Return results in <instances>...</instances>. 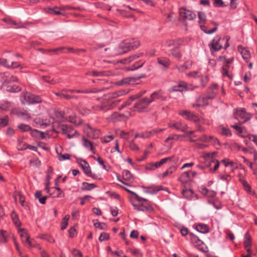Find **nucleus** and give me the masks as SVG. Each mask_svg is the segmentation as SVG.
Returning <instances> with one entry per match:
<instances>
[{
	"instance_id": "obj_28",
	"label": "nucleus",
	"mask_w": 257,
	"mask_h": 257,
	"mask_svg": "<svg viewBox=\"0 0 257 257\" xmlns=\"http://www.w3.org/2000/svg\"><path fill=\"white\" fill-rule=\"evenodd\" d=\"M192 66V61L190 60H187L185 62V63L181 65L176 66V68L178 69V70L180 72L185 71L186 70L189 69Z\"/></svg>"
},
{
	"instance_id": "obj_36",
	"label": "nucleus",
	"mask_w": 257,
	"mask_h": 257,
	"mask_svg": "<svg viewBox=\"0 0 257 257\" xmlns=\"http://www.w3.org/2000/svg\"><path fill=\"white\" fill-rule=\"evenodd\" d=\"M16 114L18 116L22 117L24 119L29 120L31 118L30 114L27 110H19L16 112Z\"/></svg>"
},
{
	"instance_id": "obj_48",
	"label": "nucleus",
	"mask_w": 257,
	"mask_h": 257,
	"mask_svg": "<svg viewBox=\"0 0 257 257\" xmlns=\"http://www.w3.org/2000/svg\"><path fill=\"white\" fill-rule=\"evenodd\" d=\"M241 54L243 59L246 61H247L250 57L249 51L245 49H242Z\"/></svg>"
},
{
	"instance_id": "obj_52",
	"label": "nucleus",
	"mask_w": 257,
	"mask_h": 257,
	"mask_svg": "<svg viewBox=\"0 0 257 257\" xmlns=\"http://www.w3.org/2000/svg\"><path fill=\"white\" fill-rule=\"evenodd\" d=\"M7 232L4 230H1L0 232V242L5 243L7 241Z\"/></svg>"
},
{
	"instance_id": "obj_3",
	"label": "nucleus",
	"mask_w": 257,
	"mask_h": 257,
	"mask_svg": "<svg viewBox=\"0 0 257 257\" xmlns=\"http://www.w3.org/2000/svg\"><path fill=\"white\" fill-rule=\"evenodd\" d=\"M229 39L230 37L228 36L223 37L222 39H221L220 37L216 36L212 40L211 44L209 45L211 52L218 51L223 48L222 44L220 43L221 40L225 41L226 43L224 45V49L226 50L229 46L228 43Z\"/></svg>"
},
{
	"instance_id": "obj_38",
	"label": "nucleus",
	"mask_w": 257,
	"mask_h": 257,
	"mask_svg": "<svg viewBox=\"0 0 257 257\" xmlns=\"http://www.w3.org/2000/svg\"><path fill=\"white\" fill-rule=\"evenodd\" d=\"M96 186L94 184H90L87 182H83L82 184L81 190H91V189L95 188Z\"/></svg>"
},
{
	"instance_id": "obj_60",
	"label": "nucleus",
	"mask_w": 257,
	"mask_h": 257,
	"mask_svg": "<svg viewBox=\"0 0 257 257\" xmlns=\"http://www.w3.org/2000/svg\"><path fill=\"white\" fill-rule=\"evenodd\" d=\"M54 188V191L57 192V196L58 198L64 197L65 194L60 189V188L58 187H56Z\"/></svg>"
},
{
	"instance_id": "obj_46",
	"label": "nucleus",
	"mask_w": 257,
	"mask_h": 257,
	"mask_svg": "<svg viewBox=\"0 0 257 257\" xmlns=\"http://www.w3.org/2000/svg\"><path fill=\"white\" fill-rule=\"evenodd\" d=\"M11 217L13 222L16 226H19L21 225V223L19 219L18 215L14 212L11 214Z\"/></svg>"
},
{
	"instance_id": "obj_27",
	"label": "nucleus",
	"mask_w": 257,
	"mask_h": 257,
	"mask_svg": "<svg viewBox=\"0 0 257 257\" xmlns=\"http://www.w3.org/2000/svg\"><path fill=\"white\" fill-rule=\"evenodd\" d=\"M30 134L32 137L39 138L41 139H44L45 138V134L43 132L39 131L36 129H31L30 131Z\"/></svg>"
},
{
	"instance_id": "obj_35",
	"label": "nucleus",
	"mask_w": 257,
	"mask_h": 257,
	"mask_svg": "<svg viewBox=\"0 0 257 257\" xmlns=\"http://www.w3.org/2000/svg\"><path fill=\"white\" fill-rule=\"evenodd\" d=\"M43 80L51 84H55L56 83H59L61 81V79H59L58 80L54 79V78H51V77L49 76H42Z\"/></svg>"
},
{
	"instance_id": "obj_62",
	"label": "nucleus",
	"mask_w": 257,
	"mask_h": 257,
	"mask_svg": "<svg viewBox=\"0 0 257 257\" xmlns=\"http://www.w3.org/2000/svg\"><path fill=\"white\" fill-rule=\"evenodd\" d=\"M113 139V137L111 135L104 136L101 139L102 143H107Z\"/></svg>"
},
{
	"instance_id": "obj_26",
	"label": "nucleus",
	"mask_w": 257,
	"mask_h": 257,
	"mask_svg": "<svg viewBox=\"0 0 257 257\" xmlns=\"http://www.w3.org/2000/svg\"><path fill=\"white\" fill-rule=\"evenodd\" d=\"M158 63L166 68H169L171 64L170 60L167 57H159L157 59Z\"/></svg>"
},
{
	"instance_id": "obj_59",
	"label": "nucleus",
	"mask_w": 257,
	"mask_h": 257,
	"mask_svg": "<svg viewBox=\"0 0 257 257\" xmlns=\"http://www.w3.org/2000/svg\"><path fill=\"white\" fill-rule=\"evenodd\" d=\"M94 226L95 228H98L102 230L105 229L107 227L105 223H101L100 222L94 223Z\"/></svg>"
},
{
	"instance_id": "obj_51",
	"label": "nucleus",
	"mask_w": 257,
	"mask_h": 257,
	"mask_svg": "<svg viewBox=\"0 0 257 257\" xmlns=\"http://www.w3.org/2000/svg\"><path fill=\"white\" fill-rule=\"evenodd\" d=\"M162 190H163V187L162 186H157L154 187L149 188L148 192L152 194H155Z\"/></svg>"
},
{
	"instance_id": "obj_30",
	"label": "nucleus",
	"mask_w": 257,
	"mask_h": 257,
	"mask_svg": "<svg viewBox=\"0 0 257 257\" xmlns=\"http://www.w3.org/2000/svg\"><path fill=\"white\" fill-rule=\"evenodd\" d=\"M86 75H92L93 76H109L110 72L108 71H92V72H88Z\"/></svg>"
},
{
	"instance_id": "obj_58",
	"label": "nucleus",
	"mask_w": 257,
	"mask_h": 257,
	"mask_svg": "<svg viewBox=\"0 0 257 257\" xmlns=\"http://www.w3.org/2000/svg\"><path fill=\"white\" fill-rule=\"evenodd\" d=\"M134 100H135V99H132L130 96L127 100H126L123 103V104H121V105L118 108V109L121 110L125 107L131 105L132 101Z\"/></svg>"
},
{
	"instance_id": "obj_12",
	"label": "nucleus",
	"mask_w": 257,
	"mask_h": 257,
	"mask_svg": "<svg viewBox=\"0 0 257 257\" xmlns=\"http://www.w3.org/2000/svg\"><path fill=\"white\" fill-rule=\"evenodd\" d=\"M179 114L182 116H185L188 120L194 122H198L200 120L199 117L197 114L190 111L183 110L179 112Z\"/></svg>"
},
{
	"instance_id": "obj_44",
	"label": "nucleus",
	"mask_w": 257,
	"mask_h": 257,
	"mask_svg": "<svg viewBox=\"0 0 257 257\" xmlns=\"http://www.w3.org/2000/svg\"><path fill=\"white\" fill-rule=\"evenodd\" d=\"M9 118L8 115L0 117V127H4L8 124Z\"/></svg>"
},
{
	"instance_id": "obj_31",
	"label": "nucleus",
	"mask_w": 257,
	"mask_h": 257,
	"mask_svg": "<svg viewBox=\"0 0 257 257\" xmlns=\"http://www.w3.org/2000/svg\"><path fill=\"white\" fill-rule=\"evenodd\" d=\"M142 55H143V54L141 53H138V54H136L135 55H133L132 56L128 57L127 58L122 60L121 61V62L123 64L131 63V62H132V61L135 60L136 59L139 58V57H140Z\"/></svg>"
},
{
	"instance_id": "obj_61",
	"label": "nucleus",
	"mask_w": 257,
	"mask_h": 257,
	"mask_svg": "<svg viewBox=\"0 0 257 257\" xmlns=\"http://www.w3.org/2000/svg\"><path fill=\"white\" fill-rule=\"evenodd\" d=\"M130 42H131L130 46H133V47H131L132 49H134L138 48L140 46V42L138 41H135L134 39L129 40Z\"/></svg>"
},
{
	"instance_id": "obj_17",
	"label": "nucleus",
	"mask_w": 257,
	"mask_h": 257,
	"mask_svg": "<svg viewBox=\"0 0 257 257\" xmlns=\"http://www.w3.org/2000/svg\"><path fill=\"white\" fill-rule=\"evenodd\" d=\"M180 15L184 20H193L196 18V14L193 12L187 10L186 9H181L180 10Z\"/></svg>"
},
{
	"instance_id": "obj_16",
	"label": "nucleus",
	"mask_w": 257,
	"mask_h": 257,
	"mask_svg": "<svg viewBox=\"0 0 257 257\" xmlns=\"http://www.w3.org/2000/svg\"><path fill=\"white\" fill-rule=\"evenodd\" d=\"M128 117L124 114L120 113L117 112H113L108 118L112 122H116L126 120Z\"/></svg>"
},
{
	"instance_id": "obj_43",
	"label": "nucleus",
	"mask_w": 257,
	"mask_h": 257,
	"mask_svg": "<svg viewBox=\"0 0 257 257\" xmlns=\"http://www.w3.org/2000/svg\"><path fill=\"white\" fill-rule=\"evenodd\" d=\"M18 127L22 132H27L31 131L32 127L28 124L21 123L18 125Z\"/></svg>"
},
{
	"instance_id": "obj_15",
	"label": "nucleus",
	"mask_w": 257,
	"mask_h": 257,
	"mask_svg": "<svg viewBox=\"0 0 257 257\" xmlns=\"http://www.w3.org/2000/svg\"><path fill=\"white\" fill-rule=\"evenodd\" d=\"M213 99L212 98H210V96L205 94L202 96H200L198 100V103L196 105H194L193 106H204L209 105L211 103V100Z\"/></svg>"
},
{
	"instance_id": "obj_32",
	"label": "nucleus",
	"mask_w": 257,
	"mask_h": 257,
	"mask_svg": "<svg viewBox=\"0 0 257 257\" xmlns=\"http://www.w3.org/2000/svg\"><path fill=\"white\" fill-rule=\"evenodd\" d=\"M196 229L202 233H206L209 232V228L208 226L204 224H199L196 225Z\"/></svg>"
},
{
	"instance_id": "obj_34",
	"label": "nucleus",
	"mask_w": 257,
	"mask_h": 257,
	"mask_svg": "<svg viewBox=\"0 0 257 257\" xmlns=\"http://www.w3.org/2000/svg\"><path fill=\"white\" fill-rule=\"evenodd\" d=\"M142 77H139L138 78H135L133 77H128L122 79L120 83H119V84H133L136 82V81Z\"/></svg>"
},
{
	"instance_id": "obj_19",
	"label": "nucleus",
	"mask_w": 257,
	"mask_h": 257,
	"mask_svg": "<svg viewBox=\"0 0 257 257\" xmlns=\"http://www.w3.org/2000/svg\"><path fill=\"white\" fill-rule=\"evenodd\" d=\"M21 232L20 236L22 242L24 243H27L29 247L33 246L31 240L30 239V236L28 233V231L24 228L20 230Z\"/></svg>"
},
{
	"instance_id": "obj_2",
	"label": "nucleus",
	"mask_w": 257,
	"mask_h": 257,
	"mask_svg": "<svg viewBox=\"0 0 257 257\" xmlns=\"http://www.w3.org/2000/svg\"><path fill=\"white\" fill-rule=\"evenodd\" d=\"M124 190L128 193H130L134 195L135 197V199L140 203L138 204H135L132 203L134 209L137 211H142L144 212H153L154 211V208L152 206L151 202L149 201L146 198L140 197L137 193L133 192L126 188H124Z\"/></svg>"
},
{
	"instance_id": "obj_11",
	"label": "nucleus",
	"mask_w": 257,
	"mask_h": 257,
	"mask_svg": "<svg viewBox=\"0 0 257 257\" xmlns=\"http://www.w3.org/2000/svg\"><path fill=\"white\" fill-rule=\"evenodd\" d=\"M0 80L3 83H9L18 81V78L9 72L0 73Z\"/></svg>"
},
{
	"instance_id": "obj_22",
	"label": "nucleus",
	"mask_w": 257,
	"mask_h": 257,
	"mask_svg": "<svg viewBox=\"0 0 257 257\" xmlns=\"http://www.w3.org/2000/svg\"><path fill=\"white\" fill-rule=\"evenodd\" d=\"M182 194L184 196V198L192 200L194 198V199L197 200L198 199V196L197 194H194L193 191L191 189H184L182 191Z\"/></svg>"
},
{
	"instance_id": "obj_14",
	"label": "nucleus",
	"mask_w": 257,
	"mask_h": 257,
	"mask_svg": "<svg viewBox=\"0 0 257 257\" xmlns=\"http://www.w3.org/2000/svg\"><path fill=\"white\" fill-rule=\"evenodd\" d=\"M189 234L190 236V239L191 241L196 245L198 249L203 252H206V250H205L204 247L202 246L204 245V242L201 240H200L197 236L193 233H189Z\"/></svg>"
},
{
	"instance_id": "obj_37",
	"label": "nucleus",
	"mask_w": 257,
	"mask_h": 257,
	"mask_svg": "<svg viewBox=\"0 0 257 257\" xmlns=\"http://www.w3.org/2000/svg\"><path fill=\"white\" fill-rule=\"evenodd\" d=\"M83 146L88 149L90 151H91L92 153L94 154V150H93V146H92V143L90 141H89L88 140L83 138Z\"/></svg>"
},
{
	"instance_id": "obj_42",
	"label": "nucleus",
	"mask_w": 257,
	"mask_h": 257,
	"mask_svg": "<svg viewBox=\"0 0 257 257\" xmlns=\"http://www.w3.org/2000/svg\"><path fill=\"white\" fill-rule=\"evenodd\" d=\"M21 90V87L17 85H11L7 87V90L11 92H18Z\"/></svg>"
},
{
	"instance_id": "obj_5",
	"label": "nucleus",
	"mask_w": 257,
	"mask_h": 257,
	"mask_svg": "<svg viewBox=\"0 0 257 257\" xmlns=\"http://www.w3.org/2000/svg\"><path fill=\"white\" fill-rule=\"evenodd\" d=\"M21 97L24 99V101L22 100L23 103L35 104L42 102V99L39 95L29 92H23Z\"/></svg>"
},
{
	"instance_id": "obj_54",
	"label": "nucleus",
	"mask_w": 257,
	"mask_h": 257,
	"mask_svg": "<svg viewBox=\"0 0 257 257\" xmlns=\"http://www.w3.org/2000/svg\"><path fill=\"white\" fill-rule=\"evenodd\" d=\"M213 2V5L215 7H225L227 5L224 4L222 0H212Z\"/></svg>"
},
{
	"instance_id": "obj_41",
	"label": "nucleus",
	"mask_w": 257,
	"mask_h": 257,
	"mask_svg": "<svg viewBox=\"0 0 257 257\" xmlns=\"http://www.w3.org/2000/svg\"><path fill=\"white\" fill-rule=\"evenodd\" d=\"M241 182L244 190H245L248 193H249L250 194H254V192H252L251 191V186L246 181L243 180L241 181Z\"/></svg>"
},
{
	"instance_id": "obj_9",
	"label": "nucleus",
	"mask_w": 257,
	"mask_h": 257,
	"mask_svg": "<svg viewBox=\"0 0 257 257\" xmlns=\"http://www.w3.org/2000/svg\"><path fill=\"white\" fill-rule=\"evenodd\" d=\"M79 161L80 166L82 168L84 173L87 176L91 177L94 179L98 178V176L97 175L92 173L89 165L85 160L80 159Z\"/></svg>"
},
{
	"instance_id": "obj_33",
	"label": "nucleus",
	"mask_w": 257,
	"mask_h": 257,
	"mask_svg": "<svg viewBox=\"0 0 257 257\" xmlns=\"http://www.w3.org/2000/svg\"><path fill=\"white\" fill-rule=\"evenodd\" d=\"M145 61L139 60L135 62L132 66L126 68V70H134L141 68L144 64Z\"/></svg>"
},
{
	"instance_id": "obj_50",
	"label": "nucleus",
	"mask_w": 257,
	"mask_h": 257,
	"mask_svg": "<svg viewBox=\"0 0 257 257\" xmlns=\"http://www.w3.org/2000/svg\"><path fill=\"white\" fill-rule=\"evenodd\" d=\"M70 156V155L67 153L64 154L58 153V159L60 161H63L65 160H69Z\"/></svg>"
},
{
	"instance_id": "obj_64",
	"label": "nucleus",
	"mask_w": 257,
	"mask_h": 257,
	"mask_svg": "<svg viewBox=\"0 0 257 257\" xmlns=\"http://www.w3.org/2000/svg\"><path fill=\"white\" fill-rule=\"evenodd\" d=\"M72 252L74 257H82V253L76 248H73Z\"/></svg>"
},
{
	"instance_id": "obj_40",
	"label": "nucleus",
	"mask_w": 257,
	"mask_h": 257,
	"mask_svg": "<svg viewBox=\"0 0 257 257\" xmlns=\"http://www.w3.org/2000/svg\"><path fill=\"white\" fill-rule=\"evenodd\" d=\"M176 169L177 167L176 166L174 165L170 166L165 172L163 173L162 177L164 178L168 175H171L176 170Z\"/></svg>"
},
{
	"instance_id": "obj_57",
	"label": "nucleus",
	"mask_w": 257,
	"mask_h": 257,
	"mask_svg": "<svg viewBox=\"0 0 257 257\" xmlns=\"http://www.w3.org/2000/svg\"><path fill=\"white\" fill-rule=\"evenodd\" d=\"M209 142H211L213 146H216L218 145V147H220L219 141L217 138L214 136H209Z\"/></svg>"
},
{
	"instance_id": "obj_10",
	"label": "nucleus",
	"mask_w": 257,
	"mask_h": 257,
	"mask_svg": "<svg viewBox=\"0 0 257 257\" xmlns=\"http://www.w3.org/2000/svg\"><path fill=\"white\" fill-rule=\"evenodd\" d=\"M61 127L62 134L66 135L68 139H71L79 135L77 132L74 130L71 125L63 124Z\"/></svg>"
},
{
	"instance_id": "obj_23",
	"label": "nucleus",
	"mask_w": 257,
	"mask_h": 257,
	"mask_svg": "<svg viewBox=\"0 0 257 257\" xmlns=\"http://www.w3.org/2000/svg\"><path fill=\"white\" fill-rule=\"evenodd\" d=\"M218 86L217 84H213L211 86L208 88L205 93L208 96H210V98L214 99L217 93Z\"/></svg>"
},
{
	"instance_id": "obj_53",
	"label": "nucleus",
	"mask_w": 257,
	"mask_h": 257,
	"mask_svg": "<svg viewBox=\"0 0 257 257\" xmlns=\"http://www.w3.org/2000/svg\"><path fill=\"white\" fill-rule=\"evenodd\" d=\"M219 59L220 60H223L224 63L227 65H229L233 62L234 58L233 57L230 58L229 59H227L225 56H219Z\"/></svg>"
},
{
	"instance_id": "obj_21",
	"label": "nucleus",
	"mask_w": 257,
	"mask_h": 257,
	"mask_svg": "<svg viewBox=\"0 0 257 257\" xmlns=\"http://www.w3.org/2000/svg\"><path fill=\"white\" fill-rule=\"evenodd\" d=\"M151 101V102L155 101L156 99H159L162 101L166 100V97L164 95L163 93L161 90H158L154 92L149 98Z\"/></svg>"
},
{
	"instance_id": "obj_39",
	"label": "nucleus",
	"mask_w": 257,
	"mask_h": 257,
	"mask_svg": "<svg viewBox=\"0 0 257 257\" xmlns=\"http://www.w3.org/2000/svg\"><path fill=\"white\" fill-rule=\"evenodd\" d=\"M122 177L123 180L130 181L133 179V175L131 172L127 170H124L122 172Z\"/></svg>"
},
{
	"instance_id": "obj_18",
	"label": "nucleus",
	"mask_w": 257,
	"mask_h": 257,
	"mask_svg": "<svg viewBox=\"0 0 257 257\" xmlns=\"http://www.w3.org/2000/svg\"><path fill=\"white\" fill-rule=\"evenodd\" d=\"M188 90L187 83L184 81H180L178 84L174 85L171 88L169 91L170 92H173L175 91L183 92Z\"/></svg>"
},
{
	"instance_id": "obj_6",
	"label": "nucleus",
	"mask_w": 257,
	"mask_h": 257,
	"mask_svg": "<svg viewBox=\"0 0 257 257\" xmlns=\"http://www.w3.org/2000/svg\"><path fill=\"white\" fill-rule=\"evenodd\" d=\"M217 153L216 152H213L211 153H206L204 155V158L206 160H210L208 167L210 168V171L213 173L215 172L218 169L220 164L219 162L214 159Z\"/></svg>"
},
{
	"instance_id": "obj_1",
	"label": "nucleus",
	"mask_w": 257,
	"mask_h": 257,
	"mask_svg": "<svg viewBox=\"0 0 257 257\" xmlns=\"http://www.w3.org/2000/svg\"><path fill=\"white\" fill-rule=\"evenodd\" d=\"M122 94L121 91H116L103 95L101 97L97 98L96 100L98 103L92 106L94 111H102L106 112L115 108L120 102V100L115 99Z\"/></svg>"
},
{
	"instance_id": "obj_55",
	"label": "nucleus",
	"mask_w": 257,
	"mask_h": 257,
	"mask_svg": "<svg viewBox=\"0 0 257 257\" xmlns=\"http://www.w3.org/2000/svg\"><path fill=\"white\" fill-rule=\"evenodd\" d=\"M182 137L181 135H179L177 134H173L171 136H169L165 141L166 143L168 142L169 141L175 140H179L180 138Z\"/></svg>"
},
{
	"instance_id": "obj_8",
	"label": "nucleus",
	"mask_w": 257,
	"mask_h": 257,
	"mask_svg": "<svg viewBox=\"0 0 257 257\" xmlns=\"http://www.w3.org/2000/svg\"><path fill=\"white\" fill-rule=\"evenodd\" d=\"M234 115L236 119L242 121V122H245L249 120L251 117V115L250 113H247L245 108H239L234 109Z\"/></svg>"
},
{
	"instance_id": "obj_45",
	"label": "nucleus",
	"mask_w": 257,
	"mask_h": 257,
	"mask_svg": "<svg viewBox=\"0 0 257 257\" xmlns=\"http://www.w3.org/2000/svg\"><path fill=\"white\" fill-rule=\"evenodd\" d=\"M157 165V162L148 163L146 165L145 169L148 170H154L159 167Z\"/></svg>"
},
{
	"instance_id": "obj_56",
	"label": "nucleus",
	"mask_w": 257,
	"mask_h": 257,
	"mask_svg": "<svg viewBox=\"0 0 257 257\" xmlns=\"http://www.w3.org/2000/svg\"><path fill=\"white\" fill-rule=\"evenodd\" d=\"M109 238L110 236L108 233L106 232H102L99 237V240L100 241L107 240L109 239Z\"/></svg>"
},
{
	"instance_id": "obj_49",
	"label": "nucleus",
	"mask_w": 257,
	"mask_h": 257,
	"mask_svg": "<svg viewBox=\"0 0 257 257\" xmlns=\"http://www.w3.org/2000/svg\"><path fill=\"white\" fill-rule=\"evenodd\" d=\"M79 110L82 114L89 113L90 110L89 109L86 108L85 107L83 106L82 103H79L78 105Z\"/></svg>"
},
{
	"instance_id": "obj_29",
	"label": "nucleus",
	"mask_w": 257,
	"mask_h": 257,
	"mask_svg": "<svg viewBox=\"0 0 257 257\" xmlns=\"http://www.w3.org/2000/svg\"><path fill=\"white\" fill-rule=\"evenodd\" d=\"M191 179V177L190 172L187 171L183 173L179 178L178 180L182 183H185L189 181Z\"/></svg>"
},
{
	"instance_id": "obj_25",
	"label": "nucleus",
	"mask_w": 257,
	"mask_h": 257,
	"mask_svg": "<svg viewBox=\"0 0 257 257\" xmlns=\"http://www.w3.org/2000/svg\"><path fill=\"white\" fill-rule=\"evenodd\" d=\"M230 69V66L229 65L224 64L222 67L221 73L223 77H227L230 79H232L233 76L229 73Z\"/></svg>"
},
{
	"instance_id": "obj_7",
	"label": "nucleus",
	"mask_w": 257,
	"mask_h": 257,
	"mask_svg": "<svg viewBox=\"0 0 257 257\" xmlns=\"http://www.w3.org/2000/svg\"><path fill=\"white\" fill-rule=\"evenodd\" d=\"M151 103V101L149 98L145 97L141 99L135 103L133 110L139 112L148 111V106Z\"/></svg>"
},
{
	"instance_id": "obj_4",
	"label": "nucleus",
	"mask_w": 257,
	"mask_h": 257,
	"mask_svg": "<svg viewBox=\"0 0 257 257\" xmlns=\"http://www.w3.org/2000/svg\"><path fill=\"white\" fill-rule=\"evenodd\" d=\"M198 16L199 19L198 23L200 25V28L204 33L207 34H211L214 33L217 30L218 24L215 22H211V23L214 27L211 30H208L207 26L204 25L206 20V16L205 13L198 12Z\"/></svg>"
},
{
	"instance_id": "obj_13",
	"label": "nucleus",
	"mask_w": 257,
	"mask_h": 257,
	"mask_svg": "<svg viewBox=\"0 0 257 257\" xmlns=\"http://www.w3.org/2000/svg\"><path fill=\"white\" fill-rule=\"evenodd\" d=\"M169 128H174L177 131L182 132H185L188 128V125L184 122L181 121H176L173 123L170 122L168 123Z\"/></svg>"
},
{
	"instance_id": "obj_24",
	"label": "nucleus",
	"mask_w": 257,
	"mask_h": 257,
	"mask_svg": "<svg viewBox=\"0 0 257 257\" xmlns=\"http://www.w3.org/2000/svg\"><path fill=\"white\" fill-rule=\"evenodd\" d=\"M170 55L178 60H180L182 58V54L178 47H174L173 49L170 50Z\"/></svg>"
},
{
	"instance_id": "obj_63",
	"label": "nucleus",
	"mask_w": 257,
	"mask_h": 257,
	"mask_svg": "<svg viewBox=\"0 0 257 257\" xmlns=\"http://www.w3.org/2000/svg\"><path fill=\"white\" fill-rule=\"evenodd\" d=\"M247 137L250 141L254 142V144L257 146V135L253 134H248Z\"/></svg>"
},
{
	"instance_id": "obj_47",
	"label": "nucleus",
	"mask_w": 257,
	"mask_h": 257,
	"mask_svg": "<svg viewBox=\"0 0 257 257\" xmlns=\"http://www.w3.org/2000/svg\"><path fill=\"white\" fill-rule=\"evenodd\" d=\"M245 240L244 242V247H250L251 243V238L248 233H245Z\"/></svg>"
},
{
	"instance_id": "obj_20",
	"label": "nucleus",
	"mask_w": 257,
	"mask_h": 257,
	"mask_svg": "<svg viewBox=\"0 0 257 257\" xmlns=\"http://www.w3.org/2000/svg\"><path fill=\"white\" fill-rule=\"evenodd\" d=\"M131 42L129 40H125L122 41L119 46L118 53L120 54L125 53L131 50V47L133 46H130Z\"/></svg>"
}]
</instances>
